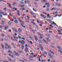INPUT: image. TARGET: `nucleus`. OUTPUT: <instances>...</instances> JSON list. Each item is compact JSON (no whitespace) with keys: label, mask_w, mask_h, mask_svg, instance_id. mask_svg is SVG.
Returning <instances> with one entry per match:
<instances>
[{"label":"nucleus","mask_w":62,"mask_h":62,"mask_svg":"<svg viewBox=\"0 0 62 62\" xmlns=\"http://www.w3.org/2000/svg\"><path fill=\"white\" fill-rule=\"evenodd\" d=\"M1 41H3L4 40V39H0Z\"/></svg>","instance_id":"55"},{"label":"nucleus","mask_w":62,"mask_h":62,"mask_svg":"<svg viewBox=\"0 0 62 62\" xmlns=\"http://www.w3.org/2000/svg\"><path fill=\"white\" fill-rule=\"evenodd\" d=\"M56 9V8H51V9H50V10H55Z\"/></svg>","instance_id":"7"},{"label":"nucleus","mask_w":62,"mask_h":62,"mask_svg":"<svg viewBox=\"0 0 62 62\" xmlns=\"http://www.w3.org/2000/svg\"><path fill=\"white\" fill-rule=\"evenodd\" d=\"M25 10V8H22V10Z\"/></svg>","instance_id":"59"},{"label":"nucleus","mask_w":62,"mask_h":62,"mask_svg":"<svg viewBox=\"0 0 62 62\" xmlns=\"http://www.w3.org/2000/svg\"><path fill=\"white\" fill-rule=\"evenodd\" d=\"M4 22L3 21H2L1 23V24H4Z\"/></svg>","instance_id":"50"},{"label":"nucleus","mask_w":62,"mask_h":62,"mask_svg":"<svg viewBox=\"0 0 62 62\" xmlns=\"http://www.w3.org/2000/svg\"><path fill=\"white\" fill-rule=\"evenodd\" d=\"M30 13H31V15H35V14H34V13L32 12H30Z\"/></svg>","instance_id":"11"},{"label":"nucleus","mask_w":62,"mask_h":62,"mask_svg":"<svg viewBox=\"0 0 62 62\" xmlns=\"http://www.w3.org/2000/svg\"><path fill=\"white\" fill-rule=\"evenodd\" d=\"M8 14L6 13H5L4 16H7L8 15Z\"/></svg>","instance_id":"43"},{"label":"nucleus","mask_w":62,"mask_h":62,"mask_svg":"<svg viewBox=\"0 0 62 62\" xmlns=\"http://www.w3.org/2000/svg\"><path fill=\"white\" fill-rule=\"evenodd\" d=\"M8 59L9 61H11V59L9 58H8Z\"/></svg>","instance_id":"47"},{"label":"nucleus","mask_w":62,"mask_h":62,"mask_svg":"<svg viewBox=\"0 0 62 62\" xmlns=\"http://www.w3.org/2000/svg\"><path fill=\"white\" fill-rule=\"evenodd\" d=\"M48 55L50 57H52V56L51 55V54H49Z\"/></svg>","instance_id":"37"},{"label":"nucleus","mask_w":62,"mask_h":62,"mask_svg":"<svg viewBox=\"0 0 62 62\" xmlns=\"http://www.w3.org/2000/svg\"><path fill=\"white\" fill-rule=\"evenodd\" d=\"M13 37L14 38L15 40H16V41H17V39H18V37H16L15 36V35H13Z\"/></svg>","instance_id":"4"},{"label":"nucleus","mask_w":62,"mask_h":62,"mask_svg":"<svg viewBox=\"0 0 62 62\" xmlns=\"http://www.w3.org/2000/svg\"><path fill=\"white\" fill-rule=\"evenodd\" d=\"M11 40H14V39H13L11 37Z\"/></svg>","instance_id":"60"},{"label":"nucleus","mask_w":62,"mask_h":62,"mask_svg":"<svg viewBox=\"0 0 62 62\" xmlns=\"http://www.w3.org/2000/svg\"><path fill=\"white\" fill-rule=\"evenodd\" d=\"M40 16L42 17H44V15L41 14L40 15Z\"/></svg>","instance_id":"12"},{"label":"nucleus","mask_w":62,"mask_h":62,"mask_svg":"<svg viewBox=\"0 0 62 62\" xmlns=\"http://www.w3.org/2000/svg\"><path fill=\"white\" fill-rule=\"evenodd\" d=\"M7 46H5V48L6 49H8V47H7Z\"/></svg>","instance_id":"26"},{"label":"nucleus","mask_w":62,"mask_h":62,"mask_svg":"<svg viewBox=\"0 0 62 62\" xmlns=\"http://www.w3.org/2000/svg\"><path fill=\"white\" fill-rule=\"evenodd\" d=\"M13 18L14 20H16V17H15V16H13Z\"/></svg>","instance_id":"22"},{"label":"nucleus","mask_w":62,"mask_h":62,"mask_svg":"<svg viewBox=\"0 0 62 62\" xmlns=\"http://www.w3.org/2000/svg\"><path fill=\"white\" fill-rule=\"evenodd\" d=\"M24 45H22L21 46V48L22 50H23V48H24V46H23Z\"/></svg>","instance_id":"9"},{"label":"nucleus","mask_w":62,"mask_h":62,"mask_svg":"<svg viewBox=\"0 0 62 62\" xmlns=\"http://www.w3.org/2000/svg\"><path fill=\"white\" fill-rule=\"evenodd\" d=\"M5 44L6 45V46H8V44L7 43H5Z\"/></svg>","instance_id":"49"},{"label":"nucleus","mask_w":62,"mask_h":62,"mask_svg":"<svg viewBox=\"0 0 62 62\" xmlns=\"http://www.w3.org/2000/svg\"><path fill=\"white\" fill-rule=\"evenodd\" d=\"M27 2L28 4H29V3H30V1H29V0H27Z\"/></svg>","instance_id":"40"},{"label":"nucleus","mask_w":62,"mask_h":62,"mask_svg":"<svg viewBox=\"0 0 62 62\" xmlns=\"http://www.w3.org/2000/svg\"><path fill=\"white\" fill-rule=\"evenodd\" d=\"M33 9L35 12H37V11H36V10L35 9H34V8H33Z\"/></svg>","instance_id":"46"},{"label":"nucleus","mask_w":62,"mask_h":62,"mask_svg":"<svg viewBox=\"0 0 62 62\" xmlns=\"http://www.w3.org/2000/svg\"><path fill=\"white\" fill-rule=\"evenodd\" d=\"M12 9H14V10H17V8H12Z\"/></svg>","instance_id":"20"},{"label":"nucleus","mask_w":62,"mask_h":62,"mask_svg":"<svg viewBox=\"0 0 62 62\" xmlns=\"http://www.w3.org/2000/svg\"><path fill=\"white\" fill-rule=\"evenodd\" d=\"M3 62H8V61H5L4 60L3 61Z\"/></svg>","instance_id":"61"},{"label":"nucleus","mask_w":62,"mask_h":62,"mask_svg":"<svg viewBox=\"0 0 62 62\" xmlns=\"http://www.w3.org/2000/svg\"><path fill=\"white\" fill-rule=\"evenodd\" d=\"M51 48H54V46H51Z\"/></svg>","instance_id":"38"},{"label":"nucleus","mask_w":62,"mask_h":62,"mask_svg":"<svg viewBox=\"0 0 62 62\" xmlns=\"http://www.w3.org/2000/svg\"><path fill=\"white\" fill-rule=\"evenodd\" d=\"M8 53H10V54H12V52L11 51L8 50Z\"/></svg>","instance_id":"17"},{"label":"nucleus","mask_w":62,"mask_h":62,"mask_svg":"<svg viewBox=\"0 0 62 62\" xmlns=\"http://www.w3.org/2000/svg\"><path fill=\"white\" fill-rule=\"evenodd\" d=\"M14 22L16 23H18V21L17 20H15L14 21Z\"/></svg>","instance_id":"18"},{"label":"nucleus","mask_w":62,"mask_h":62,"mask_svg":"<svg viewBox=\"0 0 62 62\" xmlns=\"http://www.w3.org/2000/svg\"><path fill=\"white\" fill-rule=\"evenodd\" d=\"M58 6H61V4H58Z\"/></svg>","instance_id":"64"},{"label":"nucleus","mask_w":62,"mask_h":62,"mask_svg":"<svg viewBox=\"0 0 62 62\" xmlns=\"http://www.w3.org/2000/svg\"><path fill=\"white\" fill-rule=\"evenodd\" d=\"M38 46L39 47H40V48L41 51H43V48L42 46V45L41 44H39L38 45Z\"/></svg>","instance_id":"2"},{"label":"nucleus","mask_w":62,"mask_h":62,"mask_svg":"<svg viewBox=\"0 0 62 62\" xmlns=\"http://www.w3.org/2000/svg\"><path fill=\"white\" fill-rule=\"evenodd\" d=\"M45 35L46 36H47L48 37H50V34H45Z\"/></svg>","instance_id":"13"},{"label":"nucleus","mask_w":62,"mask_h":62,"mask_svg":"<svg viewBox=\"0 0 62 62\" xmlns=\"http://www.w3.org/2000/svg\"><path fill=\"white\" fill-rule=\"evenodd\" d=\"M7 4L8 5V6H11V4L9 3H7Z\"/></svg>","instance_id":"10"},{"label":"nucleus","mask_w":62,"mask_h":62,"mask_svg":"<svg viewBox=\"0 0 62 62\" xmlns=\"http://www.w3.org/2000/svg\"><path fill=\"white\" fill-rule=\"evenodd\" d=\"M19 22H22V21H21V20H20V19H19Z\"/></svg>","instance_id":"54"},{"label":"nucleus","mask_w":62,"mask_h":62,"mask_svg":"<svg viewBox=\"0 0 62 62\" xmlns=\"http://www.w3.org/2000/svg\"><path fill=\"white\" fill-rule=\"evenodd\" d=\"M26 41L27 42H28V38H26Z\"/></svg>","instance_id":"52"},{"label":"nucleus","mask_w":62,"mask_h":62,"mask_svg":"<svg viewBox=\"0 0 62 62\" xmlns=\"http://www.w3.org/2000/svg\"><path fill=\"white\" fill-rule=\"evenodd\" d=\"M18 31H19V32H22V30L21 29H19L18 30Z\"/></svg>","instance_id":"27"},{"label":"nucleus","mask_w":62,"mask_h":62,"mask_svg":"<svg viewBox=\"0 0 62 62\" xmlns=\"http://www.w3.org/2000/svg\"><path fill=\"white\" fill-rule=\"evenodd\" d=\"M2 13H3V12H2V10H0V14H2Z\"/></svg>","instance_id":"35"},{"label":"nucleus","mask_w":62,"mask_h":62,"mask_svg":"<svg viewBox=\"0 0 62 62\" xmlns=\"http://www.w3.org/2000/svg\"><path fill=\"white\" fill-rule=\"evenodd\" d=\"M32 24H33V25H35V22H32Z\"/></svg>","instance_id":"44"},{"label":"nucleus","mask_w":62,"mask_h":62,"mask_svg":"<svg viewBox=\"0 0 62 62\" xmlns=\"http://www.w3.org/2000/svg\"><path fill=\"white\" fill-rule=\"evenodd\" d=\"M57 47L58 49H60V50H62V48H61V47H59V46H57Z\"/></svg>","instance_id":"14"},{"label":"nucleus","mask_w":62,"mask_h":62,"mask_svg":"<svg viewBox=\"0 0 62 62\" xmlns=\"http://www.w3.org/2000/svg\"><path fill=\"white\" fill-rule=\"evenodd\" d=\"M39 42H40V43H41V42H41V40H39Z\"/></svg>","instance_id":"51"},{"label":"nucleus","mask_w":62,"mask_h":62,"mask_svg":"<svg viewBox=\"0 0 62 62\" xmlns=\"http://www.w3.org/2000/svg\"><path fill=\"white\" fill-rule=\"evenodd\" d=\"M43 41H44V42H45V43H46V44H47V43L46 42V41H45V40L44 39H43Z\"/></svg>","instance_id":"23"},{"label":"nucleus","mask_w":62,"mask_h":62,"mask_svg":"<svg viewBox=\"0 0 62 62\" xmlns=\"http://www.w3.org/2000/svg\"><path fill=\"white\" fill-rule=\"evenodd\" d=\"M1 48L2 49H4V45L3 44L1 45Z\"/></svg>","instance_id":"15"},{"label":"nucleus","mask_w":62,"mask_h":62,"mask_svg":"<svg viewBox=\"0 0 62 62\" xmlns=\"http://www.w3.org/2000/svg\"><path fill=\"white\" fill-rule=\"evenodd\" d=\"M28 47V46L27 44H26L25 45V48H27Z\"/></svg>","instance_id":"28"},{"label":"nucleus","mask_w":62,"mask_h":62,"mask_svg":"<svg viewBox=\"0 0 62 62\" xmlns=\"http://www.w3.org/2000/svg\"><path fill=\"white\" fill-rule=\"evenodd\" d=\"M18 38L19 39H21V37L20 36H18Z\"/></svg>","instance_id":"48"},{"label":"nucleus","mask_w":62,"mask_h":62,"mask_svg":"<svg viewBox=\"0 0 62 62\" xmlns=\"http://www.w3.org/2000/svg\"><path fill=\"white\" fill-rule=\"evenodd\" d=\"M34 38H35V39L36 41H37L38 40V38H37V37L36 36H34Z\"/></svg>","instance_id":"6"},{"label":"nucleus","mask_w":62,"mask_h":62,"mask_svg":"<svg viewBox=\"0 0 62 62\" xmlns=\"http://www.w3.org/2000/svg\"><path fill=\"white\" fill-rule=\"evenodd\" d=\"M38 54H35L34 55H33V57H36V56H38Z\"/></svg>","instance_id":"16"},{"label":"nucleus","mask_w":62,"mask_h":62,"mask_svg":"<svg viewBox=\"0 0 62 62\" xmlns=\"http://www.w3.org/2000/svg\"><path fill=\"white\" fill-rule=\"evenodd\" d=\"M29 38H30V39H33V38H32V37H31V36H29Z\"/></svg>","instance_id":"57"},{"label":"nucleus","mask_w":62,"mask_h":62,"mask_svg":"<svg viewBox=\"0 0 62 62\" xmlns=\"http://www.w3.org/2000/svg\"><path fill=\"white\" fill-rule=\"evenodd\" d=\"M37 33H38V34H39V35H41V34H40L39 32H38Z\"/></svg>","instance_id":"39"},{"label":"nucleus","mask_w":62,"mask_h":62,"mask_svg":"<svg viewBox=\"0 0 62 62\" xmlns=\"http://www.w3.org/2000/svg\"><path fill=\"white\" fill-rule=\"evenodd\" d=\"M59 52H60V53L62 54V51H59Z\"/></svg>","instance_id":"63"},{"label":"nucleus","mask_w":62,"mask_h":62,"mask_svg":"<svg viewBox=\"0 0 62 62\" xmlns=\"http://www.w3.org/2000/svg\"><path fill=\"white\" fill-rule=\"evenodd\" d=\"M41 62H45L46 61L45 60H42L41 61Z\"/></svg>","instance_id":"29"},{"label":"nucleus","mask_w":62,"mask_h":62,"mask_svg":"<svg viewBox=\"0 0 62 62\" xmlns=\"http://www.w3.org/2000/svg\"><path fill=\"white\" fill-rule=\"evenodd\" d=\"M7 49H11V47L9 46V45L8 46Z\"/></svg>","instance_id":"8"},{"label":"nucleus","mask_w":62,"mask_h":62,"mask_svg":"<svg viewBox=\"0 0 62 62\" xmlns=\"http://www.w3.org/2000/svg\"><path fill=\"white\" fill-rule=\"evenodd\" d=\"M51 21H52V20H49V22L50 23H51Z\"/></svg>","instance_id":"30"},{"label":"nucleus","mask_w":62,"mask_h":62,"mask_svg":"<svg viewBox=\"0 0 62 62\" xmlns=\"http://www.w3.org/2000/svg\"><path fill=\"white\" fill-rule=\"evenodd\" d=\"M19 43H20V44H21L22 45H24V44H25V41L23 40H22V41H19Z\"/></svg>","instance_id":"1"},{"label":"nucleus","mask_w":62,"mask_h":62,"mask_svg":"<svg viewBox=\"0 0 62 62\" xmlns=\"http://www.w3.org/2000/svg\"><path fill=\"white\" fill-rule=\"evenodd\" d=\"M42 13L43 14H45L46 15H47V13H44V12H42Z\"/></svg>","instance_id":"32"},{"label":"nucleus","mask_w":62,"mask_h":62,"mask_svg":"<svg viewBox=\"0 0 62 62\" xmlns=\"http://www.w3.org/2000/svg\"><path fill=\"white\" fill-rule=\"evenodd\" d=\"M15 4H16V2H14V3H13V6H14V5H15Z\"/></svg>","instance_id":"41"},{"label":"nucleus","mask_w":62,"mask_h":62,"mask_svg":"<svg viewBox=\"0 0 62 62\" xmlns=\"http://www.w3.org/2000/svg\"><path fill=\"white\" fill-rule=\"evenodd\" d=\"M45 5H49V3H46L45 4Z\"/></svg>","instance_id":"21"},{"label":"nucleus","mask_w":62,"mask_h":62,"mask_svg":"<svg viewBox=\"0 0 62 62\" xmlns=\"http://www.w3.org/2000/svg\"><path fill=\"white\" fill-rule=\"evenodd\" d=\"M8 28V26H6L5 28V30H6V29H7V28Z\"/></svg>","instance_id":"25"},{"label":"nucleus","mask_w":62,"mask_h":62,"mask_svg":"<svg viewBox=\"0 0 62 62\" xmlns=\"http://www.w3.org/2000/svg\"><path fill=\"white\" fill-rule=\"evenodd\" d=\"M20 7L21 8H23V7H24V6L23 5H22Z\"/></svg>","instance_id":"62"},{"label":"nucleus","mask_w":62,"mask_h":62,"mask_svg":"<svg viewBox=\"0 0 62 62\" xmlns=\"http://www.w3.org/2000/svg\"><path fill=\"white\" fill-rule=\"evenodd\" d=\"M9 15L10 16H11V17H13V16L11 15V13H10L9 14Z\"/></svg>","instance_id":"24"},{"label":"nucleus","mask_w":62,"mask_h":62,"mask_svg":"<svg viewBox=\"0 0 62 62\" xmlns=\"http://www.w3.org/2000/svg\"><path fill=\"white\" fill-rule=\"evenodd\" d=\"M24 51L25 53H27L28 52V49L27 48H26L24 49Z\"/></svg>","instance_id":"5"},{"label":"nucleus","mask_w":62,"mask_h":62,"mask_svg":"<svg viewBox=\"0 0 62 62\" xmlns=\"http://www.w3.org/2000/svg\"><path fill=\"white\" fill-rule=\"evenodd\" d=\"M17 16H20V13H18V14H17Z\"/></svg>","instance_id":"36"},{"label":"nucleus","mask_w":62,"mask_h":62,"mask_svg":"<svg viewBox=\"0 0 62 62\" xmlns=\"http://www.w3.org/2000/svg\"><path fill=\"white\" fill-rule=\"evenodd\" d=\"M44 53L45 54H47V52H44Z\"/></svg>","instance_id":"45"},{"label":"nucleus","mask_w":62,"mask_h":62,"mask_svg":"<svg viewBox=\"0 0 62 62\" xmlns=\"http://www.w3.org/2000/svg\"><path fill=\"white\" fill-rule=\"evenodd\" d=\"M51 54H53V55H54V53L53 51H52L51 52Z\"/></svg>","instance_id":"31"},{"label":"nucleus","mask_w":62,"mask_h":62,"mask_svg":"<svg viewBox=\"0 0 62 62\" xmlns=\"http://www.w3.org/2000/svg\"><path fill=\"white\" fill-rule=\"evenodd\" d=\"M25 22H26L27 23H29V20H26L25 21Z\"/></svg>","instance_id":"33"},{"label":"nucleus","mask_w":62,"mask_h":62,"mask_svg":"<svg viewBox=\"0 0 62 62\" xmlns=\"http://www.w3.org/2000/svg\"><path fill=\"white\" fill-rule=\"evenodd\" d=\"M14 52L15 53V54L16 56H18L20 55V54H18V53L16 52L15 51H14Z\"/></svg>","instance_id":"3"},{"label":"nucleus","mask_w":62,"mask_h":62,"mask_svg":"<svg viewBox=\"0 0 62 62\" xmlns=\"http://www.w3.org/2000/svg\"><path fill=\"white\" fill-rule=\"evenodd\" d=\"M8 23V24H11V23L10 22H9Z\"/></svg>","instance_id":"53"},{"label":"nucleus","mask_w":62,"mask_h":62,"mask_svg":"<svg viewBox=\"0 0 62 62\" xmlns=\"http://www.w3.org/2000/svg\"><path fill=\"white\" fill-rule=\"evenodd\" d=\"M23 60H24V61H27V60H26L25 59H23Z\"/></svg>","instance_id":"58"},{"label":"nucleus","mask_w":62,"mask_h":62,"mask_svg":"<svg viewBox=\"0 0 62 62\" xmlns=\"http://www.w3.org/2000/svg\"><path fill=\"white\" fill-rule=\"evenodd\" d=\"M49 7H50V5H48L47 6V8H49Z\"/></svg>","instance_id":"56"},{"label":"nucleus","mask_w":62,"mask_h":62,"mask_svg":"<svg viewBox=\"0 0 62 62\" xmlns=\"http://www.w3.org/2000/svg\"><path fill=\"white\" fill-rule=\"evenodd\" d=\"M29 56L30 57H31V58H33V57L31 56V55H29Z\"/></svg>","instance_id":"42"},{"label":"nucleus","mask_w":62,"mask_h":62,"mask_svg":"<svg viewBox=\"0 0 62 62\" xmlns=\"http://www.w3.org/2000/svg\"><path fill=\"white\" fill-rule=\"evenodd\" d=\"M37 23H41V22H39V20H37Z\"/></svg>","instance_id":"19"},{"label":"nucleus","mask_w":62,"mask_h":62,"mask_svg":"<svg viewBox=\"0 0 62 62\" xmlns=\"http://www.w3.org/2000/svg\"><path fill=\"white\" fill-rule=\"evenodd\" d=\"M42 38H43V37L41 36H40L39 37V39H42Z\"/></svg>","instance_id":"34"}]
</instances>
